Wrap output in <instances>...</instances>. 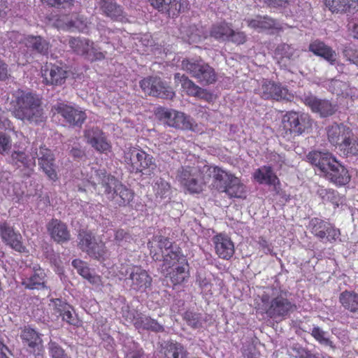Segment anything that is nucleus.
<instances>
[{"label":"nucleus","instance_id":"obj_29","mask_svg":"<svg viewBox=\"0 0 358 358\" xmlns=\"http://www.w3.org/2000/svg\"><path fill=\"white\" fill-rule=\"evenodd\" d=\"M327 7L332 13H355L358 11V0H324Z\"/></svg>","mask_w":358,"mask_h":358},{"label":"nucleus","instance_id":"obj_30","mask_svg":"<svg viewBox=\"0 0 358 358\" xmlns=\"http://www.w3.org/2000/svg\"><path fill=\"white\" fill-rule=\"evenodd\" d=\"M8 162L10 164L17 168L24 167L26 169V175L27 176H30L32 174L36 164L34 157L30 159L25 152L22 151L13 152Z\"/></svg>","mask_w":358,"mask_h":358},{"label":"nucleus","instance_id":"obj_59","mask_svg":"<svg viewBox=\"0 0 358 358\" xmlns=\"http://www.w3.org/2000/svg\"><path fill=\"white\" fill-rule=\"evenodd\" d=\"M326 333L320 327H314L312 329L311 335L321 344L326 346H330L334 348L333 343L325 336Z\"/></svg>","mask_w":358,"mask_h":358},{"label":"nucleus","instance_id":"obj_31","mask_svg":"<svg viewBox=\"0 0 358 358\" xmlns=\"http://www.w3.org/2000/svg\"><path fill=\"white\" fill-rule=\"evenodd\" d=\"M24 45L34 54L47 55L50 43L40 36H28L24 38Z\"/></svg>","mask_w":358,"mask_h":358},{"label":"nucleus","instance_id":"obj_41","mask_svg":"<svg viewBox=\"0 0 358 358\" xmlns=\"http://www.w3.org/2000/svg\"><path fill=\"white\" fill-rule=\"evenodd\" d=\"M230 33H232V27L225 22L214 24L210 30V36L222 42L228 41Z\"/></svg>","mask_w":358,"mask_h":358},{"label":"nucleus","instance_id":"obj_25","mask_svg":"<svg viewBox=\"0 0 358 358\" xmlns=\"http://www.w3.org/2000/svg\"><path fill=\"white\" fill-rule=\"evenodd\" d=\"M47 229L50 237L58 243L68 242L71 238L67 225L57 219H52L47 224Z\"/></svg>","mask_w":358,"mask_h":358},{"label":"nucleus","instance_id":"obj_36","mask_svg":"<svg viewBox=\"0 0 358 358\" xmlns=\"http://www.w3.org/2000/svg\"><path fill=\"white\" fill-rule=\"evenodd\" d=\"M67 40L73 52L85 57L91 48V44H93V42L85 38L71 36Z\"/></svg>","mask_w":358,"mask_h":358},{"label":"nucleus","instance_id":"obj_38","mask_svg":"<svg viewBox=\"0 0 358 358\" xmlns=\"http://www.w3.org/2000/svg\"><path fill=\"white\" fill-rule=\"evenodd\" d=\"M72 266L83 278L87 280L90 283L93 285H99L100 283V277L92 273L85 262L80 259H74L72 262Z\"/></svg>","mask_w":358,"mask_h":358},{"label":"nucleus","instance_id":"obj_19","mask_svg":"<svg viewBox=\"0 0 358 358\" xmlns=\"http://www.w3.org/2000/svg\"><path fill=\"white\" fill-rule=\"evenodd\" d=\"M150 254L155 261H163L162 268H171L177 262L180 264L186 263L185 257L182 255L181 250L177 245H173L166 255H161L156 248L150 246Z\"/></svg>","mask_w":358,"mask_h":358},{"label":"nucleus","instance_id":"obj_53","mask_svg":"<svg viewBox=\"0 0 358 358\" xmlns=\"http://www.w3.org/2000/svg\"><path fill=\"white\" fill-rule=\"evenodd\" d=\"M87 254L92 258L97 260L104 259L106 255L105 244L101 241H96L89 250Z\"/></svg>","mask_w":358,"mask_h":358},{"label":"nucleus","instance_id":"obj_62","mask_svg":"<svg viewBox=\"0 0 358 358\" xmlns=\"http://www.w3.org/2000/svg\"><path fill=\"white\" fill-rule=\"evenodd\" d=\"M106 52V51L103 52L99 50L98 49L93 47V44H91V48L88 50V52L85 56V58L91 62L102 60L105 58Z\"/></svg>","mask_w":358,"mask_h":358},{"label":"nucleus","instance_id":"obj_64","mask_svg":"<svg viewBox=\"0 0 358 358\" xmlns=\"http://www.w3.org/2000/svg\"><path fill=\"white\" fill-rule=\"evenodd\" d=\"M348 22V31L354 38L358 39V16L349 17Z\"/></svg>","mask_w":358,"mask_h":358},{"label":"nucleus","instance_id":"obj_45","mask_svg":"<svg viewBox=\"0 0 358 358\" xmlns=\"http://www.w3.org/2000/svg\"><path fill=\"white\" fill-rule=\"evenodd\" d=\"M328 90L332 94L343 96H349L351 91L348 83L338 79L330 80L328 83Z\"/></svg>","mask_w":358,"mask_h":358},{"label":"nucleus","instance_id":"obj_4","mask_svg":"<svg viewBox=\"0 0 358 358\" xmlns=\"http://www.w3.org/2000/svg\"><path fill=\"white\" fill-rule=\"evenodd\" d=\"M261 301L260 308L267 317L275 321L285 320L296 309V306L287 299V292L276 287L264 292Z\"/></svg>","mask_w":358,"mask_h":358},{"label":"nucleus","instance_id":"obj_8","mask_svg":"<svg viewBox=\"0 0 358 358\" xmlns=\"http://www.w3.org/2000/svg\"><path fill=\"white\" fill-rule=\"evenodd\" d=\"M125 285L130 290L143 293L152 285V278L148 272L139 266H131L126 270Z\"/></svg>","mask_w":358,"mask_h":358},{"label":"nucleus","instance_id":"obj_48","mask_svg":"<svg viewBox=\"0 0 358 358\" xmlns=\"http://www.w3.org/2000/svg\"><path fill=\"white\" fill-rule=\"evenodd\" d=\"M317 195L324 202H330L336 206H338L341 202V197L337 191L332 189H325L322 187L318 188Z\"/></svg>","mask_w":358,"mask_h":358},{"label":"nucleus","instance_id":"obj_55","mask_svg":"<svg viewBox=\"0 0 358 358\" xmlns=\"http://www.w3.org/2000/svg\"><path fill=\"white\" fill-rule=\"evenodd\" d=\"M183 319L187 324L194 329H198L201 327V315L191 310H187L183 314Z\"/></svg>","mask_w":358,"mask_h":358},{"label":"nucleus","instance_id":"obj_40","mask_svg":"<svg viewBox=\"0 0 358 358\" xmlns=\"http://www.w3.org/2000/svg\"><path fill=\"white\" fill-rule=\"evenodd\" d=\"M275 55L280 57L281 61L287 59L291 63L299 58L300 50L292 45L286 43L279 45L275 50Z\"/></svg>","mask_w":358,"mask_h":358},{"label":"nucleus","instance_id":"obj_7","mask_svg":"<svg viewBox=\"0 0 358 358\" xmlns=\"http://www.w3.org/2000/svg\"><path fill=\"white\" fill-rule=\"evenodd\" d=\"M157 115L164 124L169 127L180 129L182 130H189L195 131L197 124L189 115L184 113L165 108L158 109Z\"/></svg>","mask_w":358,"mask_h":358},{"label":"nucleus","instance_id":"obj_43","mask_svg":"<svg viewBox=\"0 0 358 358\" xmlns=\"http://www.w3.org/2000/svg\"><path fill=\"white\" fill-rule=\"evenodd\" d=\"M173 245L171 240L164 236H155L152 238V241L148 243L149 248L150 246H152V248H156L161 255H166Z\"/></svg>","mask_w":358,"mask_h":358},{"label":"nucleus","instance_id":"obj_9","mask_svg":"<svg viewBox=\"0 0 358 358\" xmlns=\"http://www.w3.org/2000/svg\"><path fill=\"white\" fill-rule=\"evenodd\" d=\"M34 158L38 160L39 169L48 178L55 181L58 179L56 163V158L54 152L45 145H41L38 149L36 148Z\"/></svg>","mask_w":358,"mask_h":358},{"label":"nucleus","instance_id":"obj_22","mask_svg":"<svg viewBox=\"0 0 358 358\" xmlns=\"http://www.w3.org/2000/svg\"><path fill=\"white\" fill-rule=\"evenodd\" d=\"M22 285L29 289H48L47 275L39 266H34L32 273L22 278Z\"/></svg>","mask_w":358,"mask_h":358},{"label":"nucleus","instance_id":"obj_23","mask_svg":"<svg viewBox=\"0 0 358 358\" xmlns=\"http://www.w3.org/2000/svg\"><path fill=\"white\" fill-rule=\"evenodd\" d=\"M96 6L101 15L113 21H122L124 17L122 7L115 0H97Z\"/></svg>","mask_w":358,"mask_h":358},{"label":"nucleus","instance_id":"obj_39","mask_svg":"<svg viewBox=\"0 0 358 358\" xmlns=\"http://www.w3.org/2000/svg\"><path fill=\"white\" fill-rule=\"evenodd\" d=\"M141 148L129 146L123 150V162L130 172L134 173L137 166Z\"/></svg>","mask_w":358,"mask_h":358},{"label":"nucleus","instance_id":"obj_28","mask_svg":"<svg viewBox=\"0 0 358 358\" xmlns=\"http://www.w3.org/2000/svg\"><path fill=\"white\" fill-rule=\"evenodd\" d=\"M309 227L312 234L323 241L325 238L324 230L329 231V236L334 237V236H340V230L336 229L333 224L325 222L320 218L314 217L309 222Z\"/></svg>","mask_w":358,"mask_h":358},{"label":"nucleus","instance_id":"obj_3","mask_svg":"<svg viewBox=\"0 0 358 358\" xmlns=\"http://www.w3.org/2000/svg\"><path fill=\"white\" fill-rule=\"evenodd\" d=\"M95 177L91 182L94 189L101 187L107 199L119 206H128L134 197V192L123 185L114 176L104 171H95Z\"/></svg>","mask_w":358,"mask_h":358},{"label":"nucleus","instance_id":"obj_37","mask_svg":"<svg viewBox=\"0 0 358 358\" xmlns=\"http://www.w3.org/2000/svg\"><path fill=\"white\" fill-rule=\"evenodd\" d=\"M255 179L259 183L275 185L278 178L270 166H263L257 169L254 173Z\"/></svg>","mask_w":358,"mask_h":358},{"label":"nucleus","instance_id":"obj_26","mask_svg":"<svg viewBox=\"0 0 358 358\" xmlns=\"http://www.w3.org/2000/svg\"><path fill=\"white\" fill-rule=\"evenodd\" d=\"M213 241L216 254L220 258L229 259L234 254V243L228 236L220 234L213 238Z\"/></svg>","mask_w":358,"mask_h":358},{"label":"nucleus","instance_id":"obj_50","mask_svg":"<svg viewBox=\"0 0 358 358\" xmlns=\"http://www.w3.org/2000/svg\"><path fill=\"white\" fill-rule=\"evenodd\" d=\"M47 349L50 358H71L66 350L55 341H49Z\"/></svg>","mask_w":358,"mask_h":358},{"label":"nucleus","instance_id":"obj_56","mask_svg":"<svg viewBox=\"0 0 358 358\" xmlns=\"http://www.w3.org/2000/svg\"><path fill=\"white\" fill-rule=\"evenodd\" d=\"M88 20L83 15H78L74 20H71L66 23L69 29H76L79 31H85L87 29Z\"/></svg>","mask_w":358,"mask_h":358},{"label":"nucleus","instance_id":"obj_16","mask_svg":"<svg viewBox=\"0 0 358 358\" xmlns=\"http://www.w3.org/2000/svg\"><path fill=\"white\" fill-rule=\"evenodd\" d=\"M83 136L87 143L98 152H105L111 148L103 132L98 127L87 126Z\"/></svg>","mask_w":358,"mask_h":358},{"label":"nucleus","instance_id":"obj_60","mask_svg":"<svg viewBox=\"0 0 358 358\" xmlns=\"http://www.w3.org/2000/svg\"><path fill=\"white\" fill-rule=\"evenodd\" d=\"M41 1L52 7L62 8H70L76 2L75 0H41Z\"/></svg>","mask_w":358,"mask_h":358},{"label":"nucleus","instance_id":"obj_2","mask_svg":"<svg viewBox=\"0 0 358 358\" xmlns=\"http://www.w3.org/2000/svg\"><path fill=\"white\" fill-rule=\"evenodd\" d=\"M306 157L308 162L319 169L325 179L336 186H344L350 181L348 169L331 153L315 150L310 152Z\"/></svg>","mask_w":358,"mask_h":358},{"label":"nucleus","instance_id":"obj_1","mask_svg":"<svg viewBox=\"0 0 358 358\" xmlns=\"http://www.w3.org/2000/svg\"><path fill=\"white\" fill-rule=\"evenodd\" d=\"M13 98V113L17 119L35 124L45 120L46 116L42 106V101L38 95L18 90L14 92Z\"/></svg>","mask_w":358,"mask_h":358},{"label":"nucleus","instance_id":"obj_24","mask_svg":"<svg viewBox=\"0 0 358 358\" xmlns=\"http://www.w3.org/2000/svg\"><path fill=\"white\" fill-rule=\"evenodd\" d=\"M186 348L178 342H166L156 352L155 358H188Z\"/></svg>","mask_w":358,"mask_h":358},{"label":"nucleus","instance_id":"obj_57","mask_svg":"<svg viewBox=\"0 0 358 358\" xmlns=\"http://www.w3.org/2000/svg\"><path fill=\"white\" fill-rule=\"evenodd\" d=\"M141 322L143 327L145 329L155 332H162L164 331V326L151 317H142Z\"/></svg>","mask_w":358,"mask_h":358},{"label":"nucleus","instance_id":"obj_54","mask_svg":"<svg viewBox=\"0 0 358 358\" xmlns=\"http://www.w3.org/2000/svg\"><path fill=\"white\" fill-rule=\"evenodd\" d=\"M69 143L67 150L74 159L79 160L85 157V151L79 143L75 139L69 140Z\"/></svg>","mask_w":358,"mask_h":358},{"label":"nucleus","instance_id":"obj_42","mask_svg":"<svg viewBox=\"0 0 358 358\" xmlns=\"http://www.w3.org/2000/svg\"><path fill=\"white\" fill-rule=\"evenodd\" d=\"M221 192H225L231 198H242L245 194V187L240 179L234 176Z\"/></svg>","mask_w":358,"mask_h":358},{"label":"nucleus","instance_id":"obj_46","mask_svg":"<svg viewBox=\"0 0 358 358\" xmlns=\"http://www.w3.org/2000/svg\"><path fill=\"white\" fill-rule=\"evenodd\" d=\"M248 26L259 30L270 29L275 27V22L268 16H257L248 21Z\"/></svg>","mask_w":358,"mask_h":358},{"label":"nucleus","instance_id":"obj_18","mask_svg":"<svg viewBox=\"0 0 358 358\" xmlns=\"http://www.w3.org/2000/svg\"><path fill=\"white\" fill-rule=\"evenodd\" d=\"M69 75L68 71L62 66L55 64H46L41 69L43 83L46 85H62Z\"/></svg>","mask_w":358,"mask_h":358},{"label":"nucleus","instance_id":"obj_6","mask_svg":"<svg viewBox=\"0 0 358 358\" xmlns=\"http://www.w3.org/2000/svg\"><path fill=\"white\" fill-rule=\"evenodd\" d=\"M176 180L191 193H199L208 182L206 174L196 167L181 166L177 171Z\"/></svg>","mask_w":358,"mask_h":358},{"label":"nucleus","instance_id":"obj_27","mask_svg":"<svg viewBox=\"0 0 358 358\" xmlns=\"http://www.w3.org/2000/svg\"><path fill=\"white\" fill-rule=\"evenodd\" d=\"M308 50L314 55L322 57L331 65L337 63L338 57L336 51L321 41L315 40L311 42Z\"/></svg>","mask_w":358,"mask_h":358},{"label":"nucleus","instance_id":"obj_21","mask_svg":"<svg viewBox=\"0 0 358 358\" xmlns=\"http://www.w3.org/2000/svg\"><path fill=\"white\" fill-rule=\"evenodd\" d=\"M175 80L181 84L182 88L188 95L196 96L206 101H209L212 99L211 93H210L207 90L203 89L196 85L186 76L176 73Z\"/></svg>","mask_w":358,"mask_h":358},{"label":"nucleus","instance_id":"obj_17","mask_svg":"<svg viewBox=\"0 0 358 358\" xmlns=\"http://www.w3.org/2000/svg\"><path fill=\"white\" fill-rule=\"evenodd\" d=\"M0 237L6 245L15 251L19 252L26 251V248L22 241V235L18 231H15L13 227L7 222H0Z\"/></svg>","mask_w":358,"mask_h":358},{"label":"nucleus","instance_id":"obj_5","mask_svg":"<svg viewBox=\"0 0 358 358\" xmlns=\"http://www.w3.org/2000/svg\"><path fill=\"white\" fill-rule=\"evenodd\" d=\"M181 66L202 85H210L217 80L214 69L201 59H184Z\"/></svg>","mask_w":358,"mask_h":358},{"label":"nucleus","instance_id":"obj_47","mask_svg":"<svg viewBox=\"0 0 358 358\" xmlns=\"http://www.w3.org/2000/svg\"><path fill=\"white\" fill-rule=\"evenodd\" d=\"M78 248L83 252H85L86 253L97 241L96 238L92 234L91 232L84 230L79 232L78 236Z\"/></svg>","mask_w":358,"mask_h":358},{"label":"nucleus","instance_id":"obj_13","mask_svg":"<svg viewBox=\"0 0 358 358\" xmlns=\"http://www.w3.org/2000/svg\"><path fill=\"white\" fill-rule=\"evenodd\" d=\"M260 96L264 99L290 101L294 98L287 87L280 83L266 81L259 89Z\"/></svg>","mask_w":358,"mask_h":358},{"label":"nucleus","instance_id":"obj_20","mask_svg":"<svg viewBox=\"0 0 358 358\" xmlns=\"http://www.w3.org/2000/svg\"><path fill=\"white\" fill-rule=\"evenodd\" d=\"M327 131L329 141L338 150L352 135V130L343 124L334 123L327 127Z\"/></svg>","mask_w":358,"mask_h":358},{"label":"nucleus","instance_id":"obj_44","mask_svg":"<svg viewBox=\"0 0 358 358\" xmlns=\"http://www.w3.org/2000/svg\"><path fill=\"white\" fill-rule=\"evenodd\" d=\"M169 268H162V273L167 277L168 275L173 285H179L182 283L186 278H187V273L186 268L184 266H177L171 271H168Z\"/></svg>","mask_w":358,"mask_h":358},{"label":"nucleus","instance_id":"obj_11","mask_svg":"<svg viewBox=\"0 0 358 358\" xmlns=\"http://www.w3.org/2000/svg\"><path fill=\"white\" fill-rule=\"evenodd\" d=\"M145 94L162 99H171L175 93L160 78L150 76L143 78L139 83Z\"/></svg>","mask_w":358,"mask_h":358},{"label":"nucleus","instance_id":"obj_32","mask_svg":"<svg viewBox=\"0 0 358 358\" xmlns=\"http://www.w3.org/2000/svg\"><path fill=\"white\" fill-rule=\"evenodd\" d=\"M150 4L162 12L170 10L183 12L187 8L186 0H149Z\"/></svg>","mask_w":358,"mask_h":358},{"label":"nucleus","instance_id":"obj_52","mask_svg":"<svg viewBox=\"0 0 358 358\" xmlns=\"http://www.w3.org/2000/svg\"><path fill=\"white\" fill-rule=\"evenodd\" d=\"M343 155H358V138H357L352 133L350 141H347L343 143L339 150Z\"/></svg>","mask_w":358,"mask_h":358},{"label":"nucleus","instance_id":"obj_63","mask_svg":"<svg viewBox=\"0 0 358 358\" xmlns=\"http://www.w3.org/2000/svg\"><path fill=\"white\" fill-rule=\"evenodd\" d=\"M246 41V35L243 31H234L232 29V33H230V37L228 42H232L237 45L243 44Z\"/></svg>","mask_w":358,"mask_h":358},{"label":"nucleus","instance_id":"obj_34","mask_svg":"<svg viewBox=\"0 0 358 358\" xmlns=\"http://www.w3.org/2000/svg\"><path fill=\"white\" fill-rule=\"evenodd\" d=\"M20 336L23 344L27 345L29 349H36V347H40L43 343L41 334L29 327H24L22 329Z\"/></svg>","mask_w":358,"mask_h":358},{"label":"nucleus","instance_id":"obj_10","mask_svg":"<svg viewBox=\"0 0 358 358\" xmlns=\"http://www.w3.org/2000/svg\"><path fill=\"white\" fill-rule=\"evenodd\" d=\"M313 120L307 113L289 111L283 117L285 129L294 136H299L312 127Z\"/></svg>","mask_w":358,"mask_h":358},{"label":"nucleus","instance_id":"obj_33","mask_svg":"<svg viewBox=\"0 0 358 358\" xmlns=\"http://www.w3.org/2000/svg\"><path fill=\"white\" fill-rule=\"evenodd\" d=\"M138 159L137 166L134 173H141L143 175H151L157 169V164L154 157L141 149Z\"/></svg>","mask_w":358,"mask_h":358},{"label":"nucleus","instance_id":"obj_15","mask_svg":"<svg viewBox=\"0 0 358 358\" xmlns=\"http://www.w3.org/2000/svg\"><path fill=\"white\" fill-rule=\"evenodd\" d=\"M201 172L206 174L208 182L213 178L212 185L219 192L224 190L234 176L220 167L208 165L203 166Z\"/></svg>","mask_w":358,"mask_h":358},{"label":"nucleus","instance_id":"obj_49","mask_svg":"<svg viewBox=\"0 0 358 358\" xmlns=\"http://www.w3.org/2000/svg\"><path fill=\"white\" fill-rule=\"evenodd\" d=\"M59 315L62 317V320L66 322L69 324L76 325L78 323V318L73 310L68 304L61 305L57 308Z\"/></svg>","mask_w":358,"mask_h":358},{"label":"nucleus","instance_id":"obj_14","mask_svg":"<svg viewBox=\"0 0 358 358\" xmlns=\"http://www.w3.org/2000/svg\"><path fill=\"white\" fill-rule=\"evenodd\" d=\"M303 101L313 113L319 114L321 117L331 116L338 110L336 103H334L327 99H319L312 94L305 95Z\"/></svg>","mask_w":358,"mask_h":358},{"label":"nucleus","instance_id":"obj_35","mask_svg":"<svg viewBox=\"0 0 358 358\" xmlns=\"http://www.w3.org/2000/svg\"><path fill=\"white\" fill-rule=\"evenodd\" d=\"M339 302L347 310L358 313V294L355 291H343L339 295Z\"/></svg>","mask_w":358,"mask_h":358},{"label":"nucleus","instance_id":"obj_12","mask_svg":"<svg viewBox=\"0 0 358 358\" xmlns=\"http://www.w3.org/2000/svg\"><path fill=\"white\" fill-rule=\"evenodd\" d=\"M54 109L62 117L64 122L73 128H81L87 119L85 112L79 107L57 103L54 106Z\"/></svg>","mask_w":358,"mask_h":358},{"label":"nucleus","instance_id":"obj_61","mask_svg":"<svg viewBox=\"0 0 358 358\" xmlns=\"http://www.w3.org/2000/svg\"><path fill=\"white\" fill-rule=\"evenodd\" d=\"M12 146V141L9 135L0 132V154L9 151Z\"/></svg>","mask_w":358,"mask_h":358},{"label":"nucleus","instance_id":"obj_58","mask_svg":"<svg viewBox=\"0 0 358 358\" xmlns=\"http://www.w3.org/2000/svg\"><path fill=\"white\" fill-rule=\"evenodd\" d=\"M115 240L118 245L127 248L128 243L133 241V238L127 231L118 229L115 232Z\"/></svg>","mask_w":358,"mask_h":358},{"label":"nucleus","instance_id":"obj_51","mask_svg":"<svg viewBox=\"0 0 358 358\" xmlns=\"http://www.w3.org/2000/svg\"><path fill=\"white\" fill-rule=\"evenodd\" d=\"M154 190L157 197L166 199L170 195L171 187L169 183L165 180L159 178L155 182Z\"/></svg>","mask_w":358,"mask_h":358}]
</instances>
